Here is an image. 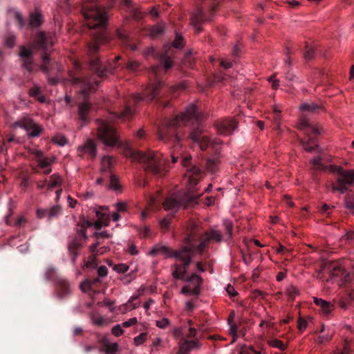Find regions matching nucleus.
<instances>
[{
    "mask_svg": "<svg viewBox=\"0 0 354 354\" xmlns=\"http://www.w3.org/2000/svg\"><path fill=\"white\" fill-rule=\"evenodd\" d=\"M124 333L123 329L122 328L121 326L119 324H117L114 326L112 328V333L115 336L119 337L122 335Z\"/></svg>",
    "mask_w": 354,
    "mask_h": 354,
    "instance_id": "60",
    "label": "nucleus"
},
{
    "mask_svg": "<svg viewBox=\"0 0 354 354\" xmlns=\"http://www.w3.org/2000/svg\"><path fill=\"white\" fill-rule=\"evenodd\" d=\"M116 36L124 48L131 51L136 50V43L126 32L121 30H117Z\"/></svg>",
    "mask_w": 354,
    "mask_h": 354,
    "instance_id": "18",
    "label": "nucleus"
},
{
    "mask_svg": "<svg viewBox=\"0 0 354 354\" xmlns=\"http://www.w3.org/2000/svg\"><path fill=\"white\" fill-rule=\"evenodd\" d=\"M219 163V157L217 155L209 158L206 160L207 169L211 173H214L218 169Z\"/></svg>",
    "mask_w": 354,
    "mask_h": 354,
    "instance_id": "25",
    "label": "nucleus"
},
{
    "mask_svg": "<svg viewBox=\"0 0 354 354\" xmlns=\"http://www.w3.org/2000/svg\"><path fill=\"white\" fill-rule=\"evenodd\" d=\"M99 244H100L99 242H97L95 244H93L92 245H91L90 250L93 255H97L98 254H101L104 252V250H102V248L100 249V250H102V251H99L97 250V247H98Z\"/></svg>",
    "mask_w": 354,
    "mask_h": 354,
    "instance_id": "63",
    "label": "nucleus"
},
{
    "mask_svg": "<svg viewBox=\"0 0 354 354\" xmlns=\"http://www.w3.org/2000/svg\"><path fill=\"white\" fill-rule=\"evenodd\" d=\"M124 155L133 161L142 164L144 170L151 175L160 176L167 171V160L158 151L149 150L142 152L127 145L124 148Z\"/></svg>",
    "mask_w": 354,
    "mask_h": 354,
    "instance_id": "5",
    "label": "nucleus"
},
{
    "mask_svg": "<svg viewBox=\"0 0 354 354\" xmlns=\"http://www.w3.org/2000/svg\"><path fill=\"white\" fill-rule=\"evenodd\" d=\"M301 109L304 111H308L313 113H318L320 110H322L323 108L322 106L315 104L313 102L311 103H306L303 104L301 106Z\"/></svg>",
    "mask_w": 354,
    "mask_h": 354,
    "instance_id": "28",
    "label": "nucleus"
},
{
    "mask_svg": "<svg viewBox=\"0 0 354 354\" xmlns=\"http://www.w3.org/2000/svg\"><path fill=\"white\" fill-rule=\"evenodd\" d=\"M45 278L48 281H53L56 285L57 296L59 299H65L71 294L69 283L57 273L55 267L50 266L45 272Z\"/></svg>",
    "mask_w": 354,
    "mask_h": 354,
    "instance_id": "11",
    "label": "nucleus"
},
{
    "mask_svg": "<svg viewBox=\"0 0 354 354\" xmlns=\"http://www.w3.org/2000/svg\"><path fill=\"white\" fill-rule=\"evenodd\" d=\"M81 12L86 20L85 25L90 30L99 29L97 32L93 33L91 41L86 43L87 66L99 77L113 73L116 68L114 64L103 65L99 55L103 46L109 42L104 31L108 20L106 10L98 5L97 0H85L82 3Z\"/></svg>",
    "mask_w": 354,
    "mask_h": 354,
    "instance_id": "1",
    "label": "nucleus"
},
{
    "mask_svg": "<svg viewBox=\"0 0 354 354\" xmlns=\"http://www.w3.org/2000/svg\"><path fill=\"white\" fill-rule=\"evenodd\" d=\"M345 206L353 214L354 213V197L348 195L345 198Z\"/></svg>",
    "mask_w": 354,
    "mask_h": 354,
    "instance_id": "42",
    "label": "nucleus"
},
{
    "mask_svg": "<svg viewBox=\"0 0 354 354\" xmlns=\"http://www.w3.org/2000/svg\"><path fill=\"white\" fill-rule=\"evenodd\" d=\"M19 56L21 59V67L29 73H33V50L24 46H21Z\"/></svg>",
    "mask_w": 354,
    "mask_h": 354,
    "instance_id": "17",
    "label": "nucleus"
},
{
    "mask_svg": "<svg viewBox=\"0 0 354 354\" xmlns=\"http://www.w3.org/2000/svg\"><path fill=\"white\" fill-rule=\"evenodd\" d=\"M74 68L75 72L71 73V82L74 84L80 85V96L77 102V113L79 119L83 124H86L88 119V114L91 109V104L88 98L89 93L95 91L98 86L100 81L87 77L82 72V65L77 61L74 62Z\"/></svg>",
    "mask_w": 354,
    "mask_h": 354,
    "instance_id": "4",
    "label": "nucleus"
},
{
    "mask_svg": "<svg viewBox=\"0 0 354 354\" xmlns=\"http://www.w3.org/2000/svg\"><path fill=\"white\" fill-rule=\"evenodd\" d=\"M62 208L59 205H55L47 209L48 218L49 220L57 218L60 214Z\"/></svg>",
    "mask_w": 354,
    "mask_h": 354,
    "instance_id": "32",
    "label": "nucleus"
},
{
    "mask_svg": "<svg viewBox=\"0 0 354 354\" xmlns=\"http://www.w3.org/2000/svg\"><path fill=\"white\" fill-rule=\"evenodd\" d=\"M280 111L278 110V109L277 107H275L274 109V124H275V127H277V128H279V124H280V120H281V118H280Z\"/></svg>",
    "mask_w": 354,
    "mask_h": 354,
    "instance_id": "59",
    "label": "nucleus"
},
{
    "mask_svg": "<svg viewBox=\"0 0 354 354\" xmlns=\"http://www.w3.org/2000/svg\"><path fill=\"white\" fill-rule=\"evenodd\" d=\"M200 195L195 196L191 194H185L180 198H167L164 203L163 207L165 210L176 211L180 207L183 206L186 208L192 207L198 203Z\"/></svg>",
    "mask_w": 354,
    "mask_h": 354,
    "instance_id": "13",
    "label": "nucleus"
},
{
    "mask_svg": "<svg viewBox=\"0 0 354 354\" xmlns=\"http://www.w3.org/2000/svg\"><path fill=\"white\" fill-rule=\"evenodd\" d=\"M308 323L307 321L303 319L302 317H299L298 319V329L300 333H303L304 330L307 327Z\"/></svg>",
    "mask_w": 354,
    "mask_h": 354,
    "instance_id": "58",
    "label": "nucleus"
},
{
    "mask_svg": "<svg viewBox=\"0 0 354 354\" xmlns=\"http://www.w3.org/2000/svg\"><path fill=\"white\" fill-rule=\"evenodd\" d=\"M270 346L279 348L281 351H284L286 348V346L283 342L278 339H274L269 342Z\"/></svg>",
    "mask_w": 354,
    "mask_h": 354,
    "instance_id": "43",
    "label": "nucleus"
},
{
    "mask_svg": "<svg viewBox=\"0 0 354 354\" xmlns=\"http://www.w3.org/2000/svg\"><path fill=\"white\" fill-rule=\"evenodd\" d=\"M230 333L232 335L233 339L232 342H234L238 337L237 331H238V326L235 323H230Z\"/></svg>",
    "mask_w": 354,
    "mask_h": 354,
    "instance_id": "46",
    "label": "nucleus"
},
{
    "mask_svg": "<svg viewBox=\"0 0 354 354\" xmlns=\"http://www.w3.org/2000/svg\"><path fill=\"white\" fill-rule=\"evenodd\" d=\"M172 46L177 49H181L184 46V39L180 34L176 33V37L172 42Z\"/></svg>",
    "mask_w": 354,
    "mask_h": 354,
    "instance_id": "39",
    "label": "nucleus"
},
{
    "mask_svg": "<svg viewBox=\"0 0 354 354\" xmlns=\"http://www.w3.org/2000/svg\"><path fill=\"white\" fill-rule=\"evenodd\" d=\"M304 57L307 61H310L315 57L314 47L310 46L307 43L306 44L305 49L304 50Z\"/></svg>",
    "mask_w": 354,
    "mask_h": 354,
    "instance_id": "33",
    "label": "nucleus"
},
{
    "mask_svg": "<svg viewBox=\"0 0 354 354\" xmlns=\"http://www.w3.org/2000/svg\"><path fill=\"white\" fill-rule=\"evenodd\" d=\"M331 277H340L346 282L351 281V274L336 264H330L326 268Z\"/></svg>",
    "mask_w": 354,
    "mask_h": 354,
    "instance_id": "20",
    "label": "nucleus"
},
{
    "mask_svg": "<svg viewBox=\"0 0 354 354\" xmlns=\"http://www.w3.org/2000/svg\"><path fill=\"white\" fill-rule=\"evenodd\" d=\"M162 71V68L160 66H153L151 67V73L153 76L154 82L145 89L143 95L133 94L126 101L123 111L117 114L118 118L124 120L131 118L134 113L132 106L138 104L142 100L150 102L162 95H165L166 93L174 95L177 91H184L186 89L187 85L185 82H181L178 85L171 86L170 87L166 86L160 77Z\"/></svg>",
    "mask_w": 354,
    "mask_h": 354,
    "instance_id": "3",
    "label": "nucleus"
},
{
    "mask_svg": "<svg viewBox=\"0 0 354 354\" xmlns=\"http://www.w3.org/2000/svg\"><path fill=\"white\" fill-rule=\"evenodd\" d=\"M183 280L192 283L194 285V286L196 285H201L203 281L202 278L196 273H193L189 276H186L185 279Z\"/></svg>",
    "mask_w": 354,
    "mask_h": 354,
    "instance_id": "34",
    "label": "nucleus"
},
{
    "mask_svg": "<svg viewBox=\"0 0 354 354\" xmlns=\"http://www.w3.org/2000/svg\"><path fill=\"white\" fill-rule=\"evenodd\" d=\"M169 324V321L167 318H162L156 321V326L160 328H165Z\"/></svg>",
    "mask_w": 354,
    "mask_h": 354,
    "instance_id": "61",
    "label": "nucleus"
},
{
    "mask_svg": "<svg viewBox=\"0 0 354 354\" xmlns=\"http://www.w3.org/2000/svg\"><path fill=\"white\" fill-rule=\"evenodd\" d=\"M105 352L107 354H115V353L118 351V344L117 343H106L104 344Z\"/></svg>",
    "mask_w": 354,
    "mask_h": 354,
    "instance_id": "40",
    "label": "nucleus"
},
{
    "mask_svg": "<svg viewBox=\"0 0 354 354\" xmlns=\"http://www.w3.org/2000/svg\"><path fill=\"white\" fill-rule=\"evenodd\" d=\"M78 226L81 227L77 229L78 234L82 236V239H86L87 238L86 228L93 226V222L82 216L80 217V223H78Z\"/></svg>",
    "mask_w": 354,
    "mask_h": 354,
    "instance_id": "24",
    "label": "nucleus"
},
{
    "mask_svg": "<svg viewBox=\"0 0 354 354\" xmlns=\"http://www.w3.org/2000/svg\"><path fill=\"white\" fill-rule=\"evenodd\" d=\"M54 44V36L50 34H46L40 32L37 34L35 37V48L37 50H41L44 53L41 55L42 64L41 70L46 74L56 70L60 71V66L54 60L48 51Z\"/></svg>",
    "mask_w": 354,
    "mask_h": 354,
    "instance_id": "8",
    "label": "nucleus"
},
{
    "mask_svg": "<svg viewBox=\"0 0 354 354\" xmlns=\"http://www.w3.org/2000/svg\"><path fill=\"white\" fill-rule=\"evenodd\" d=\"M180 163L184 169V176L187 178L191 186L197 185L201 176V170L192 163V156H182Z\"/></svg>",
    "mask_w": 354,
    "mask_h": 354,
    "instance_id": "14",
    "label": "nucleus"
},
{
    "mask_svg": "<svg viewBox=\"0 0 354 354\" xmlns=\"http://www.w3.org/2000/svg\"><path fill=\"white\" fill-rule=\"evenodd\" d=\"M147 339V333H142L134 337L133 340L136 345L139 346L145 342Z\"/></svg>",
    "mask_w": 354,
    "mask_h": 354,
    "instance_id": "52",
    "label": "nucleus"
},
{
    "mask_svg": "<svg viewBox=\"0 0 354 354\" xmlns=\"http://www.w3.org/2000/svg\"><path fill=\"white\" fill-rule=\"evenodd\" d=\"M15 20L17 21L18 26L20 28L26 26V22L24 20L21 15L19 12H15Z\"/></svg>",
    "mask_w": 354,
    "mask_h": 354,
    "instance_id": "54",
    "label": "nucleus"
},
{
    "mask_svg": "<svg viewBox=\"0 0 354 354\" xmlns=\"http://www.w3.org/2000/svg\"><path fill=\"white\" fill-rule=\"evenodd\" d=\"M140 64L136 61L130 60L127 63V68L131 72H135L139 67Z\"/></svg>",
    "mask_w": 354,
    "mask_h": 354,
    "instance_id": "50",
    "label": "nucleus"
},
{
    "mask_svg": "<svg viewBox=\"0 0 354 354\" xmlns=\"http://www.w3.org/2000/svg\"><path fill=\"white\" fill-rule=\"evenodd\" d=\"M354 299V290L348 291L336 302L338 306L342 309H346Z\"/></svg>",
    "mask_w": 354,
    "mask_h": 354,
    "instance_id": "23",
    "label": "nucleus"
},
{
    "mask_svg": "<svg viewBox=\"0 0 354 354\" xmlns=\"http://www.w3.org/2000/svg\"><path fill=\"white\" fill-rule=\"evenodd\" d=\"M160 63L163 66L165 71L170 69L173 66V62L167 55H161Z\"/></svg>",
    "mask_w": 354,
    "mask_h": 354,
    "instance_id": "38",
    "label": "nucleus"
},
{
    "mask_svg": "<svg viewBox=\"0 0 354 354\" xmlns=\"http://www.w3.org/2000/svg\"><path fill=\"white\" fill-rule=\"evenodd\" d=\"M314 302L317 306H320L324 313L326 314L330 313L334 309V306L332 304L322 299L315 298Z\"/></svg>",
    "mask_w": 354,
    "mask_h": 354,
    "instance_id": "26",
    "label": "nucleus"
},
{
    "mask_svg": "<svg viewBox=\"0 0 354 354\" xmlns=\"http://www.w3.org/2000/svg\"><path fill=\"white\" fill-rule=\"evenodd\" d=\"M312 167L315 170L329 171L337 175V185H333V190L345 193L348 187L354 182V170H344L342 167L335 165L326 166L320 157H316L310 161Z\"/></svg>",
    "mask_w": 354,
    "mask_h": 354,
    "instance_id": "7",
    "label": "nucleus"
},
{
    "mask_svg": "<svg viewBox=\"0 0 354 354\" xmlns=\"http://www.w3.org/2000/svg\"><path fill=\"white\" fill-rule=\"evenodd\" d=\"M194 248L189 246H183L178 250V254L176 259L180 261V263H174L171 266L172 277L175 279H184L187 276V268L192 262Z\"/></svg>",
    "mask_w": 354,
    "mask_h": 354,
    "instance_id": "9",
    "label": "nucleus"
},
{
    "mask_svg": "<svg viewBox=\"0 0 354 354\" xmlns=\"http://www.w3.org/2000/svg\"><path fill=\"white\" fill-rule=\"evenodd\" d=\"M37 162L39 163V166L41 168H46L51 163V160L48 158H41V159L37 160Z\"/></svg>",
    "mask_w": 354,
    "mask_h": 354,
    "instance_id": "56",
    "label": "nucleus"
},
{
    "mask_svg": "<svg viewBox=\"0 0 354 354\" xmlns=\"http://www.w3.org/2000/svg\"><path fill=\"white\" fill-rule=\"evenodd\" d=\"M203 120L202 115L198 112L194 104H189L186 111L180 115H176L172 119H165L157 131L158 138L173 147H180V132L178 129L182 125H196V128L189 131V137L194 142L198 143L201 150H205L208 146L214 145L207 136H203V130L200 123Z\"/></svg>",
    "mask_w": 354,
    "mask_h": 354,
    "instance_id": "2",
    "label": "nucleus"
},
{
    "mask_svg": "<svg viewBox=\"0 0 354 354\" xmlns=\"http://www.w3.org/2000/svg\"><path fill=\"white\" fill-rule=\"evenodd\" d=\"M334 208V205H329L324 203L321 204V205L319 207L318 211L322 215L329 217L330 216L332 211L333 210Z\"/></svg>",
    "mask_w": 354,
    "mask_h": 354,
    "instance_id": "30",
    "label": "nucleus"
},
{
    "mask_svg": "<svg viewBox=\"0 0 354 354\" xmlns=\"http://www.w3.org/2000/svg\"><path fill=\"white\" fill-rule=\"evenodd\" d=\"M97 138L107 147L120 145V138L115 129L109 122L97 120Z\"/></svg>",
    "mask_w": 354,
    "mask_h": 354,
    "instance_id": "12",
    "label": "nucleus"
},
{
    "mask_svg": "<svg viewBox=\"0 0 354 354\" xmlns=\"http://www.w3.org/2000/svg\"><path fill=\"white\" fill-rule=\"evenodd\" d=\"M214 126L219 134L229 136L238 127V122L232 118H222L216 120Z\"/></svg>",
    "mask_w": 354,
    "mask_h": 354,
    "instance_id": "16",
    "label": "nucleus"
},
{
    "mask_svg": "<svg viewBox=\"0 0 354 354\" xmlns=\"http://www.w3.org/2000/svg\"><path fill=\"white\" fill-rule=\"evenodd\" d=\"M188 344V340L183 338L179 343V351L178 354H188L190 351V347Z\"/></svg>",
    "mask_w": 354,
    "mask_h": 354,
    "instance_id": "37",
    "label": "nucleus"
},
{
    "mask_svg": "<svg viewBox=\"0 0 354 354\" xmlns=\"http://www.w3.org/2000/svg\"><path fill=\"white\" fill-rule=\"evenodd\" d=\"M82 239H75L68 244V251L71 256V261L73 264L76 262V259L78 256V250L82 248Z\"/></svg>",
    "mask_w": 354,
    "mask_h": 354,
    "instance_id": "22",
    "label": "nucleus"
},
{
    "mask_svg": "<svg viewBox=\"0 0 354 354\" xmlns=\"http://www.w3.org/2000/svg\"><path fill=\"white\" fill-rule=\"evenodd\" d=\"M61 184V179L59 176L56 174H53L50 177L49 183L48 184V188L52 189Z\"/></svg>",
    "mask_w": 354,
    "mask_h": 354,
    "instance_id": "36",
    "label": "nucleus"
},
{
    "mask_svg": "<svg viewBox=\"0 0 354 354\" xmlns=\"http://www.w3.org/2000/svg\"><path fill=\"white\" fill-rule=\"evenodd\" d=\"M112 159L110 156H104L102 160V167L103 171H108L111 169Z\"/></svg>",
    "mask_w": 354,
    "mask_h": 354,
    "instance_id": "41",
    "label": "nucleus"
},
{
    "mask_svg": "<svg viewBox=\"0 0 354 354\" xmlns=\"http://www.w3.org/2000/svg\"><path fill=\"white\" fill-rule=\"evenodd\" d=\"M41 93L40 88L37 86H35L28 91V94L30 96L36 98L37 96H39Z\"/></svg>",
    "mask_w": 354,
    "mask_h": 354,
    "instance_id": "55",
    "label": "nucleus"
},
{
    "mask_svg": "<svg viewBox=\"0 0 354 354\" xmlns=\"http://www.w3.org/2000/svg\"><path fill=\"white\" fill-rule=\"evenodd\" d=\"M109 188L115 191H121V185L118 177L113 174L110 175Z\"/></svg>",
    "mask_w": 354,
    "mask_h": 354,
    "instance_id": "31",
    "label": "nucleus"
},
{
    "mask_svg": "<svg viewBox=\"0 0 354 354\" xmlns=\"http://www.w3.org/2000/svg\"><path fill=\"white\" fill-rule=\"evenodd\" d=\"M187 235L185 238V242L189 247L194 248V252H198L201 255L203 254L205 249L208 247V243L211 241L220 242L221 241V234L215 230L206 232L203 236L199 235L197 224L190 221L187 225Z\"/></svg>",
    "mask_w": 354,
    "mask_h": 354,
    "instance_id": "6",
    "label": "nucleus"
},
{
    "mask_svg": "<svg viewBox=\"0 0 354 354\" xmlns=\"http://www.w3.org/2000/svg\"><path fill=\"white\" fill-rule=\"evenodd\" d=\"M165 28V24L164 23H159L150 28L149 34L153 38L160 37L163 35Z\"/></svg>",
    "mask_w": 354,
    "mask_h": 354,
    "instance_id": "27",
    "label": "nucleus"
},
{
    "mask_svg": "<svg viewBox=\"0 0 354 354\" xmlns=\"http://www.w3.org/2000/svg\"><path fill=\"white\" fill-rule=\"evenodd\" d=\"M15 36L12 34H9L5 39V45L8 48H12L15 46Z\"/></svg>",
    "mask_w": 354,
    "mask_h": 354,
    "instance_id": "48",
    "label": "nucleus"
},
{
    "mask_svg": "<svg viewBox=\"0 0 354 354\" xmlns=\"http://www.w3.org/2000/svg\"><path fill=\"white\" fill-rule=\"evenodd\" d=\"M41 23V15L38 12L31 13L30 21L28 26L30 28H35L39 26Z\"/></svg>",
    "mask_w": 354,
    "mask_h": 354,
    "instance_id": "29",
    "label": "nucleus"
},
{
    "mask_svg": "<svg viewBox=\"0 0 354 354\" xmlns=\"http://www.w3.org/2000/svg\"><path fill=\"white\" fill-rule=\"evenodd\" d=\"M52 141L59 146H64L67 143V139L62 135H57L54 136L52 138Z\"/></svg>",
    "mask_w": 354,
    "mask_h": 354,
    "instance_id": "44",
    "label": "nucleus"
},
{
    "mask_svg": "<svg viewBox=\"0 0 354 354\" xmlns=\"http://www.w3.org/2000/svg\"><path fill=\"white\" fill-rule=\"evenodd\" d=\"M138 299V296H135V297H131L128 303L125 305V308L127 310H131V309H135L136 308L138 305H139V302L138 303H133V301L136 300Z\"/></svg>",
    "mask_w": 354,
    "mask_h": 354,
    "instance_id": "47",
    "label": "nucleus"
},
{
    "mask_svg": "<svg viewBox=\"0 0 354 354\" xmlns=\"http://www.w3.org/2000/svg\"><path fill=\"white\" fill-rule=\"evenodd\" d=\"M299 125L306 135V138L301 140V145L305 151L312 152L318 147L317 136L321 133V128L311 124L306 118L301 120Z\"/></svg>",
    "mask_w": 354,
    "mask_h": 354,
    "instance_id": "10",
    "label": "nucleus"
},
{
    "mask_svg": "<svg viewBox=\"0 0 354 354\" xmlns=\"http://www.w3.org/2000/svg\"><path fill=\"white\" fill-rule=\"evenodd\" d=\"M134 137L138 140H145L147 138L145 130L143 128L139 129L136 132H135Z\"/></svg>",
    "mask_w": 354,
    "mask_h": 354,
    "instance_id": "51",
    "label": "nucleus"
},
{
    "mask_svg": "<svg viewBox=\"0 0 354 354\" xmlns=\"http://www.w3.org/2000/svg\"><path fill=\"white\" fill-rule=\"evenodd\" d=\"M97 273H98L99 277H104L106 276V274L108 273V269L106 266H101L100 267H99V268L97 270Z\"/></svg>",
    "mask_w": 354,
    "mask_h": 354,
    "instance_id": "64",
    "label": "nucleus"
},
{
    "mask_svg": "<svg viewBox=\"0 0 354 354\" xmlns=\"http://www.w3.org/2000/svg\"><path fill=\"white\" fill-rule=\"evenodd\" d=\"M224 225L225 226L226 233L229 235V238L232 236L233 225L230 221H225Z\"/></svg>",
    "mask_w": 354,
    "mask_h": 354,
    "instance_id": "62",
    "label": "nucleus"
},
{
    "mask_svg": "<svg viewBox=\"0 0 354 354\" xmlns=\"http://www.w3.org/2000/svg\"><path fill=\"white\" fill-rule=\"evenodd\" d=\"M15 126L24 129L29 138H36L41 136L44 132L42 125L35 122V121L28 115H24L15 122Z\"/></svg>",
    "mask_w": 354,
    "mask_h": 354,
    "instance_id": "15",
    "label": "nucleus"
},
{
    "mask_svg": "<svg viewBox=\"0 0 354 354\" xmlns=\"http://www.w3.org/2000/svg\"><path fill=\"white\" fill-rule=\"evenodd\" d=\"M158 254L164 255L166 258H175L178 257V250H172L169 248L162 245H156L149 252L151 256H155Z\"/></svg>",
    "mask_w": 354,
    "mask_h": 354,
    "instance_id": "21",
    "label": "nucleus"
},
{
    "mask_svg": "<svg viewBox=\"0 0 354 354\" xmlns=\"http://www.w3.org/2000/svg\"><path fill=\"white\" fill-rule=\"evenodd\" d=\"M96 216L98 218V220L93 223L95 230H99L102 228V225L104 223V220L106 221V215L99 211L96 212Z\"/></svg>",
    "mask_w": 354,
    "mask_h": 354,
    "instance_id": "35",
    "label": "nucleus"
},
{
    "mask_svg": "<svg viewBox=\"0 0 354 354\" xmlns=\"http://www.w3.org/2000/svg\"><path fill=\"white\" fill-rule=\"evenodd\" d=\"M80 156H87L91 159H94L96 156V145L94 141L91 139H88L85 143L80 146L78 148Z\"/></svg>",
    "mask_w": 354,
    "mask_h": 354,
    "instance_id": "19",
    "label": "nucleus"
},
{
    "mask_svg": "<svg viewBox=\"0 0 354 354\" xmlns=\"http://www.w3.org/2000/svg\"><path fill=\"white\" fill-rule=\"evenodd\" d=\"M173 216H174V215L168 216V217L164 218L160 221V226L162 230H169L171 220Z\"/></svg>",
    "mask_w": 354,
    "mask_h": 354,
    "instance_id": "45",
    "label": "nucleus"
},
{
    "mask_svg": "<svg viewBox=\"0 0 354 354\" xmlns=\"http://www.w3.org/2000/svg\"><path fill=\"white\" fill-rule=\"evenodd\" d=\"M91 319L93 324L102 326L105 324V320L102 317L93 315Z\"/></svg>",
    "mask_w": 354,
    "mask_h": 354,
    "instance_id": "53",
    "label": "nucleus"
},
{
    "mask_svg": "<svg viewBox=\"0 0 354 354\" xmlns=\"http://www.w3.org/2000/svg\"><path fill=\"white\" fill-rule=\"evenodd\" d=\"M286 79L292 83H297V84L302 83V80L300 78H299L298 77L292 74L290 72L286 73Z\"/></svg>",
    "mask_w": 354,
    "mask_h": 354,
    "instance_id": "49",
    "label": "nucleus"
},
{
    "mask_svg": "<svg viewBox=\"0 0 354 354\" xmlns=\"http://www.w3.org/2000/svg\"><path fill=\"white\" fill-rule=\"evenodd\" d=\"M129 269V266L124 263L115 265L114 270L120 273H125Z\"/></svg>",
    "mask_w": 354,
    "mask_h": 354,
    "instance_id": "57",
    "label": "nucleus"
}]
</instances>
